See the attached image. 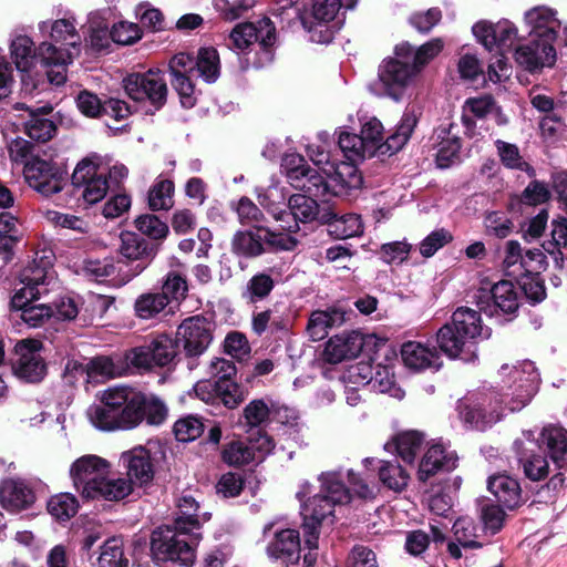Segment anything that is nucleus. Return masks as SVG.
I'll return each mask as SVG.
<instances>
[{"mask_svg":"<svg viewBox=\"0 0 567 567\" xmlns=\"http://www.w3.org/2000/svg\"><path fill=\"white\" fill-rule=\"evenodd\" d=\"M23 173L28 185L45 197L61 192L65 183L61 168L41 158L25 163Z\"/></svg>","mask_w":567,"mask_h":567,"instance_id":"obj_16","label":"nucleus"},{"mask_svg":"<svg viewBox=\"0 0 567 567\" xmlns=\"http://www.w3.org/2000/svg\"><path fill=\"white\" fill-rule=\"evenodd\" d=\"M255 458L252 450L246 442H230L223 450V461L230 466H241L255 462Z\"/></svg>","mask_w":567,"mask_h":567,"instance_id":"obj_64","label":"nucleus"},{"mask_svg":"<svg viewBox=\"0 0 567 567\" xmlns=\"http://www.w3.org/2000/svg\"><path fill=\"white\" fill-rule=\"evenodd\" d=\"M264 227L252 230L238 231L233 239V248L237 254L256 257L266 251Z\"/></svg>","mask_w":567,"mask_h":567,"instance_id":"obj_45","label":"nucleus"},{"mask_svg":"<svg viewBox=\"0 0 567 567\" xmlns=\"http://www.w3.org/2000/svg\"><path fill=\"white\" fill-rule=\"evenodd\" d=\"M401 357L404 364L412 370L439 369L441 358L434 348L417 341H408L402 344Z\"/></svg>","mask_w":567,"mask_h":567,"instance_id":"obj_33","label":"nucleus"},{"mask_svg":"<svg viewBox=\"0 0 567 567\" xmlns=\"http://www.w3.org/2000/svg\"><path fill=\"white\" fill-rule=\"evenodd\" d=\"M514 445L525 476L534 482L545 480L549 474V463L542 453L535 432L524 431Z\"/></svg>","mask_w":567,"mask_h":567,"instance_id":"obj_15","label":"nucleus"},{"mask_svg":"<svg viewBox=\"0 0 567 567\" xmlns=\"http://www.w3.org/2000/svg\"><path fill=\"white\" fill-rule=\"evenodd\" d=\"M472 31L486 50L496 51L501 56L511 51L517 40V29L508 20L497 23L480 21L473 25Z\"/></svg>","mask_w":567,"mask_h":567,"instance_id":"obj_17","label":"nucleus"},{"mask_svg":"<svg viewBox=\"0 0 567 567\" xmlns=\"http://www.w3.org/2000/svg\"><path fill=\"white\" fill-rule=\"evenodd\" d=\"M379 477L391 489L401 491L408 485L409 475L396 462H379Z\"/></svg>","mask_w":567,"mask_h":567,"instance_id":"obj_61","label":"nucleus"},{"mask_svg":"<svg viewBox=\"0 0 567 567\" xmlns=\"http://www.w3.org/2000/svg\"><path fill=\"white\" fill-rule=\"evenodd\" d=\"M281 167L293 188L315 196H321L327 193L329 186L324 183L323 175L310 168L303 156L297 153L286 154L282 158Z\"/></svg>","mask_w":567,"mask_h":567,"instance_id":"obj_14","label":"nucleus"},{"mask_svg":"<svg viewBox=\"0 0 567 567\" xmlns=\"http://www.w3.org/2000/svg\"><path fill=\"white\" fill-rule=\"evenodd\" d=\"M176 341L183 344L187 357L195 358L203 354L213 340L212 323L202 316L186 318L176 332Z\"/></svg>","mask_w":567,"mask_h":567,"instance_id":"obj_18","label":"nucleus"},{"mask_svg":"<svg viewBox=\"0 0 567 567\" xmlns=\"http://www.w3.org/2000/svg\"><path fill=\"white\" fill-rule=\"evenodd\" d=\"M421 115V111L415 105H408L403 115L392 133L385 141L388 151L392 153L400 151L410 140Z\"/></svg>","mask_w":567,"mask_h":567,"instance_id":"obj_39","label":"nucleus"},{"mask_svg":"<svg viewBox=\"0 0 567 567\" xmlns=\"http://www.w3.org/2000/svg\"><path fill=\"white\" fill-rule=\"evenodd\" d=\"M343 321L344 312L339 309L313 311L309 318L307 331L313 341H319L328 336L330 328L340 326Z\"/></svg>","mask_w":567,"mask_h":567,"instance_id":"obj_41","label":"nucleus"},{"mask_svg":"<svg viewBox=\"0 0 567 567\" xmlns=\"http://www.w3.org/2000/svg\"><path fill=\"white\" fill-rule=\"evenodd\" d=\"M89 22V45L96 52L107 50L112 41L109 25L96 14H91Z\"/></svg>","mask_w":567,"mask_h":567,"instance_id":"obj_60","label":"nucleus"},{"mask_svg":"<svg viewBox=\"0 0 567 567\" xmlns=\"http://www.w3.org/2000/svg\"><path fill=\"white\" fill-rule=\"evenodd\" d=\"M357 162H338L331 174L323 176L328 189L324 195L317 196L322 200H329L330 196H347L350 190L359 189L363 183L362 176L355 166Z\"/></svg>","mask_w":567,"mask_h":567,"instance_id":"obj_20","label":"nucleus"},{"mask_svg":"<svg viewBox=\"0 0 567 567\" xmlns=\"http://www.w3.org/2000/svg\"><path fill=\"white\" fill-rule=\"evenodd\" d=\"M18 285L11 299L12 307H22L55 290L59 285L51 251H37L32 261L21 270Z\"/></svg>","mask_w":567,"mask_h":567,"instance_id":"obj_5","label":"nucleus"},{"mask_svg":"<svg viewBox=\"0 0 567 567\" xmlns=\"http://www.w3.org/2000/svg\"><path fill=\"white\" fill-rule=\"evenodd\" d=\"M174 183L158 178L148 190V206L153 212L168 210L173 207Z\"/></svg>","mask_w":567,"mask_h":567,"instance_id":"obj_51","label":"nucleus"},{"mask_svg":"<svg viewBox=\"0 0 567 567\" xmlns=\"http://www.w3.org/2000/svg\"><path fill=\"white\" fill-rule=\"evenodd\" d=\"M538 440L547 447L553 463L558 468H567V430L547 425L542 430Z\"/></svg>","mask_w":567,"mask_h":567,"instance_id":"obj_38","label":"nucleus"},{"mask_svg":"<svg viewBox=\"0 0 567 567\" xmlns=\"http://www.w3.org/2000/svg\"><path fill=\"white\" fill-rule=\"evenodd\" d=\"M134 406L135 404L128 408V411H123L124 414H120L101 401L99 404L91 405L86 415L91 424L102 431L132 430L135 429L133 411H131Z\"/></svg>","mask_w":567,"mask_h":567,"instance_id":"obj_29","label":"nucleus"},{"mask_svg":"<svg viewBox=\"0 0 567 567\" xmlns=\"http://www.w3.org/2000/svg\"><path fill=\"white\" fill-rule=\"evenodd\" d=\"M300 535L293 528H277L267 545L270 558L280 559L286 564H296L300 559Z\"/></svg>","mask_w":567,"mask_h":567,"instance_id":"obj_27","label":"nucleus"},{"mask_svg":"<svg viewBox=\"0 0 567 567\" xmlns=\"http://www.w3.org/2000/svg\"><path fill=\"white\" fill-rule=\"evenodd\" d=\"M123 539L118 537L109 538L101 548L97 559L99 567H126L127 559L124 557Z\"/></svg>","mask_w":567,"mask_h":567,"instance_id":"obj_56","label":"nucleus"},{"mask_svg":"<svg viewBox=\"0 0 567 567\" xmlns=\"http://www.w3.org/2000/svg\"><path fill=\"white\" fill-rule=\"evenodd\" d=\"M524 19L532 35L554 42L557 29L560 25L555 10L545 6H538L528 10Z\"/></svg>","mask_w":567,"mask_h":567,"instance_id":"obj_32","label":"nucleus"},{"mask_svg":"<svg viewBox=\"0 0 567 567\" xmlns=\"http://www.w3.org/2000/svg\"><path fill=\"white\" fill-rule=\"evenodd\" d=\"M167 306L165 295L153 291L138 296L134 302V310L138 318L151 319L161 313Z\"/></svg>","mask_w":567,"mask_h":567,"instance_id":"obj_52","label":"nucleus"},{"mask_svg":"<svg viewBox=\"0 0 567 567\" xmlns=\"http://www.w3.org/2000/svg\"><path fill=\"white\" fill-rule=\"evenodd\" d=\"M443 48L441 39H434L414 49L409 43L400 44L395 48V53L403 59H409L414 66H417L419 72L421 69L434 56H436Z\"/></svg>","mask_w":567,"mask_h":567,"instance_id":"obj_43","label":"nucleus"},{"mask_svg":"<svg viewBox=\"0 0 567 567\" xmlns=\"http://www.w3.org/2000/svg\"><path fill=\"white\" fill-rule=\"evenodd\" d=\"M16 110H27L30 114V118L25 123V131L29 137L35 141L47 142L53 136L55 125L51 120L35 114L33 110L22 103L16 104Z\"/></svg>","mask_w":567,"mask_h":567,"instance_id":"obj_49","label":"nucleus"},{"mask_svg":"<svg viewBox=\"0 0 567 567\" xmlns=\"http://www.w3.org/2000/svg\"><path fill=\"white\" fill-rule=\"evenodd\" d=\"M329 134L327 132H321L318 134V144H310L307 147V154L312 161V163L318 166L324 175L331 174L332 168L338 163V159L334 158L330 151V146L328 143Z\"/></svg>","mask_w":567,"mask_h":567,"instance_id":"obj_48","label":"nucleus"},{"mask_svg":"<svg viewBox=\"0 0 567 567\" xmlns=\"http://www.w3.org/2000/svg\"><path fill=\"white\" fill-rule=\"evenodd\" d=\"M488 491L496 501L508 509H513L522 503V488L518 481L506 474L493 475L487 482Z\"/></svg>","mask_w":567,"mask_h":567,"instance_id":"obj_35","label":"nucleus"},{"mask_svg":"<svg viewBox=\"0 0 567 567\" xmlns=\"http://www.w3.org/2000/svg\"><path fill=\"white\" fill-rule=\"evenodd\" d=\"M419 73L417 66L409 59L395 53L394 58L384 60L379 66L378 76L383 94L396 102L401 101Z\"/></svg>","mask_w":567,"mask_h":567,"instance_id":"obj_11","label":"nucleus"},{"mask_svg":"<svg viewBox=\"0 0 567 567\" xmlns=\"http://www.w3.org/2000/svg\"><path fill=\"white\" fill-rule=\"evenodd\" d=\"M72 184L86 204H96L105 197L110 187L107 167L96 155L86 157L74 168Z\"/></svg>","mask_w":567,"mask_h":567,"instance_id":"obj_9","label":"nucleus"},{"mask_svg":"<svg viewBox=\"0 0 567 567\" xmlns=\"http://www.w3.org/2000/svg\"><path fill=\"white\" fill-rule=\"evenodd\" d=\"M120 462L126 470L127 478L135 485H144L154 477V467L148 450L136 446L122 453Z\"/></svg>","mask_w":567,"mask_h":567,"instance_id":"obj_30","label":"nucleus"},{"mask_svg":"<svg viewBox=\"0 0 567 567\" xmlns=\"http://www.w3.org/2000/svg\"><path fill=\"white\" fill-rule=\"evenodd\" d=\"M457 461L454 451L449 450L442 442L433 441L420 461L417 477L426 482L440 471H453L457 466Z\"/></svg>","mask_w":567,"mask_h":567,"instance_id":"obj_23","label":"nucleus"},{"mask_svg":"<svg viewBox=\"0 0 567 567\" xmlns=\"http://www.w3.org/2000/svg\"><path fill=\"white\" fill-rule=\"evenodd\" d=\"M313 197L316 196L309 193L290 196L287 205L288 210L284 212L285 220L281 221V227L288 233H296L299 230V221L309 223L315 220L319 214V206Z\"/></svg>","mask_w":567,"mask_h":567,"instance_id":"obj_26","label":"nucleus"},{"mask_svg":"<svg viewBox=\"0 0 567 567\" xmlns=\"http://www.w3.org/2000/svg\"><path fill=\"white\" fill-rule=\"evenodd\" d=\"M423 444L424 435L421 432L406 431L398 434L392 445L404 462L412 464L422 451Z\"/></svg>","mask_w":567,"mask_h":567,"instance_id":"obj_46","label":"nucleus"},{"mask_svg":"<svg viewBox=\"0 0 567 567\" xmlns=\"http://www.w3.org/2000/svg\"><path fill=\"white\" fill-rule=\"evenodd\" d=\"M133 483L125 477L103 478L97 487L96 497L105 501H121L133 492Z\"/></svg>","mask_w":567,"mask_h":567,"instance_id":"obj_53","label":"nucleus"},{"mask_svg":"<svg viewBox=\"0 0 567 567\" xmlns=\"http://www.w3.org/2000/svg\"><path fill=\"white\" fill-rule=\"evenodd\" d=\"M37 499L31 485L22 478H7L0 483V506L10 514L32 507Z\"/></svg>","mask_w":567,"mask_h":567,"instance_id":"obj_21","label":"nucleus"},{"mask_svg":"<svg viewBox=\"0 0 567 567\" xmlns=\"http://www.w3.org/2000/svg\"><path fill=\"white\" fill-rule=\"evenodd\" d=\"M523 257L524 251L518 241L508 240L505 244L503 268L506 275L515 279L523 278Z\"/></svg>","mask_w":567,"mask_h":567,"instance_id":"obj_63","label":"nucleus"},{"mask_svg":"<svg viewBox=\"0 0 567 567\" xmlns=\"http://www.w3.org/2000/svg\"><path fill=\"white\" fill-rule=\"evenodd\" d=\"M41 342L38 340H22L16 346L17 359L12 364L17 377L29 382L40 381L45 373V364L40 354Z\"/></svg>","mask_w":567,"mask_h":567,"instance_id":"obj_19","label":"nucleus"},{"mask_svg":"<svg viewBox=\"0 0 567 567\" xmlns=\"http://www.w3.org/2000/svg\"><path fill=\"white\" fill-rule=\"evenodd\" d=\"M104 404L120 414L128 411L133 404L134 426H138L144 420L148 425L162 424L167 415L165 404L154 395L132 392L128 388H112L104 392L102 400Z\"/></svg>","mask_w":567,"mask_h":567,"instance_id":"obj_6","label":"nucleus"},{"mask_svg":"<svg viewBox=\"0 0 567 567\" xmlns=\"http://www.w3.org/2000/svg\"><path fill=\"white\" fill-rule=\"evenodd\" d=\"M358 0H313L312 17L319 22L332 21L340 9H353Z\"/></svg>","mask_w":567,"mask_h":567,"instance_id":"obj_59","label":"nucleus"},{"mask_svg":"<svg viewBox=\"0 0 567 567\" xmlns=\"http://www.w3.org/2000/svg\"><path fill=\"white\" fill-rule=\"evenodd\" d=\"M275 40L274 24L269 19H262L257 23L243 22L235 25L226 39V45L237 53H246L252 44L258 43L260 51L257 53L256 63L258 66H265L274 59Z\"/></svg>","mask_w":567,"mask_h":567,"instance_id":"obj_7","label":"nucleus"},{"mask_svg":"<svg viewBox=\"0 0 567 567\" xmlns=\"http://www.w3.org/2000/svg\"><path fill=\"white\" fill-rule=\"evenodd\" d=\"M120 239L118 251L121 256L127 260L137 261L132 274V277H135L147 267L150 260L154 257V248L132 231L122 233Z\"/></svg>","mask_w":567,"mask_h":567,"instance_id":"obj_31","label":"nucleus"},{"mask_svg":"<svg viewBox=\"0 0 567 567\" xmlns=\"http://www.w3.org/2000/svg\"><path fill=\"white\" fill-rule=\"evenodd\" d=\"M76 106L79 111L87 117H96L103 113L120 121L131 114V107L126 102L118 99H109L102 104L97 95L87 91L79 93Z\"/></svg>","mask_w":567,"mask_h":567,"instance_id":"obj_25","label":"nucleus"},{"mask_svg":"<svg viewBox=\"0 0 567 567\" xmlns=\"http://www.w3.org/2000/svg\"><path fill=\"white\" fill-rule=\"evenodd\" d=\"M10 54L17 70L21 73L22 90L25 93L32 94L37 89L35 82L31 79V72L37 64L41 65L51 83V71L54 72L53 69L56 70V68L42 61L39 54V45L34 48V42L30 37L24 34L14 35L10 41Z\"/></svg>","mask_w":567,"mask_h":567,"instance_id":"obj_10","label":"nucleus"},{"mask_svg":"<svg viewBox=\"0 0 567 567\" xmlns=\"http://www.w3.org/2000/svg\"><path fill=\"white\" fill-rule=\"evenodd\" d=\"M114 272L115 265L112 258L85 259L79 270V274H81L83 277L95 281H102L104 278L112 276Z\"/></svg>","mask_w":567,"mask_h":567,"instance_id":"obj_62","label":"nucleus"},{"mask_svg":"<svg viewBox=\"0 0 567 567\" xmlns=\"http://www.w3.org/2000/svg\"><path fill=\"white\" fill-rule=\"evenodd\" d=\"M177 353L176 339L161 333L147 344L128 350L124 358L130 368L136 371H151L154 368H171L175 364Z\"/></svg>","mask_w":567,"mask_h":567,"instance_id":"obj_8","label":"nucleus"},{"mask_svg":"<svg viewBox=\"0 0 567 567\" xmlns=\"http://www.w3.org/2000/svg\"><path fill=\"white\" fill-rule=\"evenodd\" d=\"M516 62L528 71H536L545 66L554 65L556 61V50L553 42L548 40H532L519 45L515 50Z\"/></svg>","mask_w":567,"mask_h":567,"instance_id":"obj_24","label":"nucleus"},{"mask_svg":"<svg viewBox=\"0 0 567 567\" xmlns=\"http://www.w3.org/2000/svg\"><path fill=\"white\" fill-rule=\"evenodd\" d=\"M123 86L133 101H148L155 110H159L166 102L167 85L159 70L130 74L123 80Z\"/></svg>","mask_w":567,"mask_h":567,"instance_id":"obj_13","label":"nucleus"},{"mask_svg":"<svg viewBox=\"0 0 567 567\" xmlns=\"http://www.w3.org/2000/svg\"><path fill=\"white\" fill-rule=\"evenodd\" d=\"M453 534L457 543H450L449 553L454 558L461 557V548H480L482 544L476 540V526L472 518L461 517L453 524Z\"/></svg>","mask_w":567,"mask_h":567,"instance_id":"obj_40","label":"nucleus"},{"mask_svg":"<svg viewBox=\"0 0 567 567\" xmlns=\"http://www.w3.org/2000/svg\"><path fill=\"white\" fill-rule=\"evenodd\" d=\"M195 72L207 83H214L220 74L219 54L214 48H203L198 51Z\"/></svg>","mask_w":567,"mask_h":567,"instance_id":"obj_50","label":"nucleus"},{"mask_svg":"<svg viewBox=\"0 0 567 567\" xmlns=\"http://www.w3.org/2000/svg\"><path fill=\"white\" fill-rule=\"evenodd\" d=\"M551 241L544 249L551 256L555 266L564 270V254L560 248L567 249V219H554L551 223Z\"/></svg>","mask_w":567,"mask_h":567,"instance_id":"obj_47","label":"nucleus"},{"mask_svg":"<svg viewBox=\"0 0 567 567\" xmlns=\"http://www.w3.org/2000/svg\"><path fill=\"white\" fill-rule=\"evenodd\" d=\"M498 374L502 379L499 392L475 391L458 402L461 417L476 430L484 431L499 421L505 409L520 411L538 391L539 374L532 361L503 364Z\"/></svg>","mask_w":567,"mask_h":567,"instance_id":"obj_1","label":"nucleus"},{"mask_svg":"<svg viewBox=\"0 0 567 567\" xmlns=\"http://www.w3.org/2000/svg\"><path fill=\"white\" fill-rule=\"evenodd\" d=\"M274 287L275 281L271 276L265 272L257 274L248 280L243 291V298L248 302L256 303L266 299Z\"/></svg>","mask_w":567,"mask_h":567,"instance_id":"obj_55","label":"nucleus"},{"mask_svg":"<svg viewBox=\"0 0 567 567\" xmlns=\"http://www.w3.org/2000/svg\"><path fill=\"white\" fill-rule=\"evenodd\" d=\"M110 473V463L93 454L76 458L70 467V476L75 489L87 499L96 497L97 487Z\"/></svg>","mask_w":567,"mask_h":567,"instance_id":"obj_12","label":"nucleus"},{"mask_svg":"<svg viewBox=\"0 0 567 567\" xmlns=\"http://www.w3.org/2000/svg\"><path fill=\"white\" fill-rule=\"evenodd\" d=\"M254 6L255 0H213L215 11L228 22L243 18Z\"/></svg>","mask_w":567,"mask_h":567,"instance_id":"obj_58","label":"nucleus"},{"mask_svg":"<svg viewBox=\"0 0 567 567\" xmlns=\"http://www.w3.org/2000/svg\"><path fill=\"white\" fill-rule=\"evenodd\" d=\"M198 507L192 495L179 497L173 528L158 527L152 535L151 551L155 560L172 561L183 567L194 564L195 546L200 539V524L209 519L207 513L198 515Z\"/></svg>","mask_w":567,"mask_h":567,"instance_id":"obj_3","label":"nucleus"},{"mask_svg":"<svg viewBox=\"0 0 567 567\" xmlns=\"http://www.w3.org/2000/svg\"><path fill=\"white\" fill-rule=\"evenodd\" d=\"M496 110L495 101L491 95L470 97L464 102L462 122L465 134L470 137L480 135L476 133V120H483Z\"/></svg>","mask_w":567,"mask_h":567,"instance_id":"obj_36","label":"nucleus"},{"mask_svg":"<svg viewBox=\"0 0 567 567\" xmlns=\"http://www.w3.org/2000/svg\"><path fill=\"white\" fill-rule=\"evenodd\" d=\"M256 194L259 204L267 209L276 220L284 221L287 194L284 188L279 186L278 182L271 181L267 187H257Z\"/></svg>","mask_w":567,"mask_h":567,"instance_id":"obj_42","label":"nucleus"},{"mask_svg":"<svg viewBox=\"0 0 567 567\" xmlns=\"http://www.w3.org/2000/svg\"><path fill=\"white\" fill-rule=\"evenodd\" d=\"M436 342L441 351L451 359L474 362L477 359V347L474 341L463 338L462 333L451 324L445 323L436 333Z\"/></svg>","mask_w":567,"mask_h":567,"instance_id":"obj_22","label":"nucleus"},{"mask_svg":"<svg viewBox=\"0 0 567 567\" xmlns=\"http://www.w3.org/2000/svg\"><path fill=\"white\" fill-rule=\"evenodd\" d=\"M362 347L358 333H343L331 337L324 348V358L330 363H339L342 360L355 357Z\"/></svg>","mask_w":567,"mask_h":567,"instance_id":"obj_37","label":"nucleus"},{"mask_svg":"<svg viewBox=\"0 0 567 567\" xmlns=\"http://www.w3.org/2000/svg\"><path fill=\"white\" fill-rule=\"evenodd\" d=\"M78 509L79 502L71 493L53 495L48 502V512L60 522H66L72 518L78 513Z\"/></svg>","mask_w":567,"mask_h":567,"instance_id":"obj_54","label":"nucleus"},{"mask_svg":"<svg viewBox=\"0 0 567 567\" xmlns=\"http://www.w3.org/2000/svg\"><path fill=\"white\" fill-rule=\"evenodd\" d=\"M492 298L494 310H491V315L497 312V310L502 311L505 315H515L519 307V290L518 288L509 280H501L497 284L493 285L491 290L487 292L485 290H481L477 296V305L481 310L486 311L484 307L483 298Z\"/></svg>","mask_w":567,"mask_h":567,"instance_id":"obj_28","label":"nucleus"},{"mask_svg":"<svg viewBox=\"0 0 567 567\" xmlns=\"http://www.w3.org/2000/svg\"><path fill=\"white\" fill-rule=\"evenodd\" d=\"M38 29L50 39L39 44V54L44 63L56 68L51 71V83L61 85L66 81L68 66L81 53L82 39L76 30V19L66 12L61 19L39 22Z\"/></svg>","mask_w":567,"mask_h":567,"instance_id":"obj_4","label":"nucleus"},{"mask_svg":"<svg viewBox=\"0 0 567 567\" xmlns=\"http://www.w3.org/2000/svg\"><path fill=\"white\" fill-rule=\"evenodd\" d=\"M274 402L266 399L250 401L244 409V419L248 426L259 427L265 425L272 413Z\"/></svg>","mask_w":567,"mask_h":567,"instance_id":"obj_57","label":"nucleus"},{"mask_svg":"<svg viewBox=\"0 0 567 567\" xmlns=\"http://www.w3.org/2000/svg\"><path fill=\"white\" fill-rule=\"evenodd\" d=\"M338 145L344 157L350 162H360L374 155L372 153V146L365 143L361 135L350 133L346 130L339 131Z\"/></svg>","mask_w":567,"mask_h":567,"instance_id":"obj_44","label":"nucleus"},{"mask_svg":"<svg viewBox=\"0 0 567 567\" xmlns=\"http://www.w3.org/2000/svg\"><path fill=\"white\" fill-rule=\"evenodd\" d=\"M453 324L463 338L474 341L488 339L491 337V329L482 324L481 315L471 308L460 307L452 316Z\"/></svg>","mask_w":567,"mask_h":567,"instance_id":"obj_34","label":"nucleus"},{"mask_svg":"<svg viewBox=\"0 0 567 567\" xmlns=\"http://www.w3.org/2000/svg\"><path fill=\"white\" fill-rule=\"evenodd\" d=\"M348 476V482L352 491L360 497L369 494L368 485L352 471H329L321 473L318 477L320 482V493L309 497L312 491V484L308 481L300 483L296 497L301 503V515L303 518L302 528L305 544L309 551L303 556L305 567H313L317 560L318 538L321 524L329 519L333 522L334 507L344 505L351 501V493L343 483V477Z\"/></svg>","mask_w":567,"mask_h":567,"instance_id":"obj_2","label":"nucleus"}]
</instances>
